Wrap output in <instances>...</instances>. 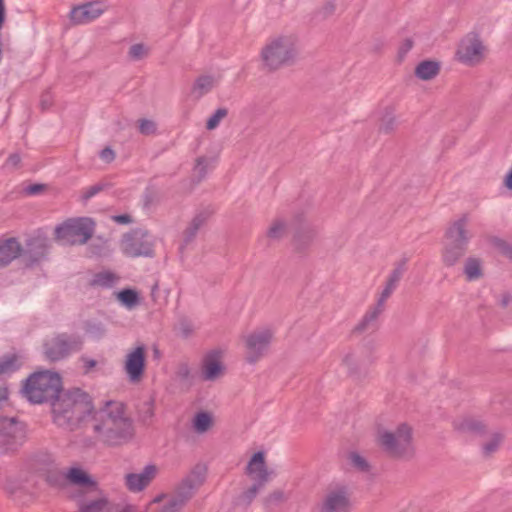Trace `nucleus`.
Returning <instances> with one entry per match:
<instances>
[{"instance_id":"obj_1","label":"nucleus","mask_w":512,"mask_h":512,"mask_svg":"<svg viewBox=\"0 0 512 512\" xmlns=\"http://www.w3.org/2000/svg\"><path fill=\"white\" fill-rule=\"evenodd\" d=\"M21 392L30 403H50L54 422L69 431L77 429L92 410V397L80 388L64 390L57 372L32 373L24 381Z\"/></svg>"},{"instance_id":"obj_2","label":"nucleus","mask_w":512,"mask_h":512,"mask_svg":"<svg viewBox=\"0 0 512 512\" xmlns=\"http://www.w3.org/2000/svg\"><path fill=\"white\" fill-rule=\"evenodd\" d=\"M88 420L93 422L92 428L99 440L107 446L124 445L135 435L133 421L125 416V406L118 401H105L98 408L92 403V410L85 415L82 424Z\"/></svg>"},{"instance_id":"obj_3","label":"nucleus","mask_w":512,"mask_h":512,"mask_svg":"<svg viewBox=\"0 0 512 512\" xmlns=\"http://www.w3.org/2000/svg\"><path fill=\"white\" fill-rule=\"evenodd\" d=\"M96 223L90 217L70 218L56 226L55 240L62 245H83L92 237Z\"/></svg>"},{"instance_id":"obj_4","label":"nucleus","mask_w":512,"mask_h":512,"mask_svg":"<svg viewBox=\"0 0 512 512\" xmlns=\"http://www.w3.org/2000/svg\"><path fill=\"white\" fill-rule=\"evenodd\" d=\"M379 445L392 458H411L413 456L412 429L407 424H400L395 432L379 433Z\"/></svg>"},{"instance_id":"obj_5","label":"nucleus","mask_w":512,"mask_h":512,"mask_svg":"<svg viewBox=\"0 0 512 512\" xmlns=\"http://www.w3.org/2000/svg\"><path fill=\"white\" fill-rule=\"evenodd\" d=\"M296 56V48L289 37H278L266 44L261 52L264 66L275 71L282 66L291 65Z\"/></svg>"},{"instance_id":"obj_6","label":"nucleus","mask_w":512,"mask_h":512,"mask_svg":"<svg viewBox=\"0 0 512 512\" xmlns=\"http://www.w3.org/2000/svg\"><path fill=\"white\" fill-rule=\"evenodd\" d=\"M155 238L143 228H135L125 233L121 239V250L123 254L131 258L155 256Z\"/></svg>"},{"instance_id":"obj_7","label":"nucleus","mask_w":512,"mask_h":512,"mask_svg":"<svg viewBox=\"0 0 512 512\" xmlns=\"http://www.w3.org/2000/svg\"><path fill=\"white\" fill-rule=\"evenodd\" d=\"M83 347V339L77 334L59 333L43 344L45 357L52 361H60Z\"/></svg>"},{"instance_id":"obj_8","label":"nucleus","mask_w":512,"mask_h":512,"mask_svg":"<svg viewBox=\"0 0 512 512\" xmlns=\"http://www.w3.org/2000/svg\"><path fill=\"white\" fill-rule=\"evenodd\" d=\"M26 438L25 425L15 418L0 417V452H14Z\"/></svg>"},{"instance_id":"obj_9","label":"nucleus","mask_w":512,"mask_h":512,"mask_svg":"<svg viewBox=\"0 0 512 512\" xmlns=\"http://www.w3.org/2000/svg\"><path fill=\"white\" fill-rule=\"evenodd\" d=\"M484 45L477 33H468L461 39L455 59L466 66H476L484 59Z\"/></svg>"},{"instance_id":"obj_10","label":"nucleus","mask_w":512,"mask_h":512,"mask_svg":"<svg viewBox=\"0 0 512 512\" xmlns=\"http://www.w3.org/2000/svg\"><path fill=\"white\" fill-rule=\"evenodd\" d=\"M207 468L203 464H196L191 472L176 487L174 495L171 497L180 506L185 504L193 497L195 491L204 483L206 479Z\"/></svg>"},{"instance_id":"obj_11","label":"nucleus","mask_w":512,"mask_h":512,"mask_svg":"<svg viewBox=\"0 0 512 512\" xmlns=\"http://www.w3.org/2000/svg\"><path fill=\"white\" fill-rule=\"evenodd\" d=\"M468 224V215L463 214L450 225V261H456L467 251L468 244L472 238Z\"/></svg>"},{"instance_id":"obj_12","label":"nucleus","mask_w":512,"mask_h":512,"mask_svg":"<svg viewBox=\"0 0 512 512\" xmlns=\"http://www.w3.org/2000/svg\"><path fill=\"white\" fill-rule=\"evenodd\" d=\"M246 473L249 475L257 473L256 482L242 494L243 500L250 504L257 496L259 490L263 488L265 483L269 480V472L263 451H258L253 454L247 464Z\"/></svg>"},{"instance_id":"obj_13","label":"nucleus","mask_w":512,"mask_h":512,"mask_svg":"<svg viewBox=\"0 0 512 512\" xmlns=\"http://www.w3.org/2000/svg\"><path fill=\"white\" fill-rule=\"evenodd\" d=\"M123 368L130 383H139L146 369V347L139 345L131 350L126 355Z\"/></svg>"},{"instance_id":"obj_14","label":"nucleus","mask_w":512,"mask_h":512,"mask_svg":"<svg viewBox=\"0 0 512 512\" xmlns=\"http://www.w3.org/2000/svg\"><path fill=\"white\" fill-rule=\"evenodd\" d=\"M272 339V332L269 329L254 331L245 339L247 349L246 361L254 364L263 356Z\"/></svg>"},{"instance_id":"obj_15","label":"nucleus","mask_w":512,"mask_h":512,"mask_svg":"<svg viewBox=\"0 0 512 512\" xmlns=\"http://www.w3.org/2000/svg\"><path fill=\"white\" fill-rule=\"evenodd\" d=\"M48 252V238L38 235L26 240L21 256L26 267H34L46 259Z\"/></svg>"},{"instance_id":"obj_16","label":"nucleus","mask_w":512,"mask_h":512,"mask_svg":"<svg viewBox=\"0 0 512 512\" xmlns=\"http://www.w3.org/2000/svg\"><path fill=\"white\" fill-rule=\"evenodd\" d=\"M293 226V246L297 252L302 253L310 247L317 234V231L310 223L304 219L303 214L295 215Z\"/></svg>"},{"instance_id":"obj_17","label":"nucleus","mask_w":512,"mask_h":512,"mask_svg":"<svg viewBox=\"0 0 512 512\" xmlns=\"http://www.w3.org/2000/svg\"><path fill=\"white\" fill-rule=\"evenodd\" d=\"M351 507L348 488L338 486L330 490L321 505V512H349Z\"/></svg>"},{"instance_id":"obj_18","label":"nucleus","mask_w":512,"mask_h":512,"mask_svg":"<svg viewBox=\"0 0 512 512\" xmlns=\"http://www.w3.org/2000/svg\"><path fill=\"white\" fill-rule=\"evenodd\" d=\"M213 214L214 209L210 205L201 208L200 210L197 211L195 216L192 218L191 222L183 231V240L182 244L179 247L181 253L189 244H191L195 240L198 231L207 223V221Z\"/></svg>"},{"instance_id":"obj_19","label":"nucleus","mask_w":512,"mask_h":512,"mask_svg":"<svg viewBox=\"0 0 512 512\" xmlns=\"http://www.w3.org/2000/svg\"><path fill=\"white\" fill-rule=\"evenodd\" d=\"M104 9L98 2H88L75 6L70 12V21L74 25L87 24L98 18Z\"/></svg>"},{"instance_id":"obj_20","label":"nucleus","mask_w":512,"mask_h":512,"mask_svg":"<svg viewBox=\"0 0 512 512\" xmlns=\"http://www.w3.org/2000/svg\"><path fill=\"white\" fill-rule=\"evenodd\" d=\"M158 473V467L154 464L146 465L140 473H129L125 476V484L132 492L145 489Z\"/></svg>"},{"instance_id":"obj_21","label":"nucleus","mask_w":512,"mask_h":512,"mask_svg":"<svg viewBox=\"0 0 512 512\" xmlns=\"http://www.w3.org/2000/svg\"><path fill=\"white\" fill-rule=\"evenodd\" d=\"M220 350L209 351L202 360V376L206 381L217 379L224 370Z\"/></svg>"},{"instance_id":"obj_22","label":"nucleus","mask_w":512,"mask_h":512,"mask_svg":"<svg viewBox=\"0 0 512 512\" xmlns=\"http://www.w3.org/2000/svg\"><path fill=\"white\" fill-rule=\"evenodd\" d=\"M23 247L14 237L0 239V269L8 266L14 259L21 256Z\"/></svg>"},{"instance_id":"obj_23","label":"nucleus","mask_w":512,"mask_h":512,"mask_svg":"<svg viewBox=\"0 0 512 512\" xmlns=\"http://www.w3.org/2000/svg\"><path fill=\"white\" fill-rule=\"evenodd\" d=\"M385 301L386 300L379 297L375 306L371 307L365 313L362 320L354 327L352 332L354 334H361L370 328H374L376 319L384 311Z\"/></svg>"},{"instance_id":"obj_24","label":"nucleus","mask_w":512,"mask_h":512,"mask_svg":"<svg viewBox=\"0 0 512 512\" xmlns=\"http://www.w3.org/2000/svg\"><path fill=\"white\" fill-rule=\"evenodd\" d=\"M67 482L79 486L87 491H97L96 481L84 470L72 467L66 472Z\"/></svg>"},{"instance_id":"obj_25","label":"nucleus","mask_w":512,"mask_h":512,"mask_svg":"<svg viewBox=\"0 0 512 512\" xmlns=\"http://www.w3.org/2000/svg\"><path fill=\"white\" fill-rule=\"evenodd\" d=\"M440 72V63L434 60H423L415 68V76L423 81L434 79Z\"/></svg>"},{"instance_id":"obj_26","label":"nucleus","mask_w":512,"mask_h":512,"mask_svg":"<svg viewBox=\"0 0 512 512\" xmlns=\"http://www.w3.org/2000/svg\"><path fill=\"white\" fill-rule=\"evenodd\" d=\"M79 510L80 512H128L126 509L110 506L105 498L82 502L79 506Z\"/></svg>"},{"instance_id":"obj_27","label":"nucleus","mask_w":512,"mask_h":512,"mask_svg":"<svg viewBox=\"0 0 512 512\" xmlns=\"http://www.w3.org/2000/svg\"><path fill=\"white\" fill-rule=\"evenodd\" d=\"M463 273L467 281H476L484 276L482 260L477 257H468L465 260Z\"/></svg>"},{"instance_id":"obj_28","label":"nucleus","mask_w":512,"mask_h":512,"mask_svg":"<svg viewBox=\"0 0 512 512\" xmlns=\"http://www.w3.org/2000/svg\"><path fill=\"white\" fill-rule=\"evenodd\" d=\"M175 379L179 382L182 389L188 391L194 383V376L187 362L178 364L175 371Z\"/></svg>"},{"instance_id":"obj_29","label":"nucleus","mask_w":512,"mask_h":512,"mask_svg":"<svg viewBox=\"0 0 512 512\" xmlns=\"http://www.w3.org/2000/svg\"><path fill=\"white\" fill-rule=\"evenodd\" d=\"M505 436L501 432H494L490 438L482 444L481 452L483 457L489 458L498 451L501 444L503 443Z\"/></svg>"},{"instance_id":"obj_30","label":"nucleus","mask_w":512,"mask_h":512,"mask_svg":"<svg viewBox=\"0 0 512 512\" xmlns=\"http://www.w3.org/2000/svg\"><path fill=\"white\" fill-rule=\"evenodd\" d=\"M454 428L464 432H471L478 435H484L486 426L482 421L475 419H464L460 423L454 422Z\"/></svg>"},{"instance_id":"obj_31","label":"nucleus","mask_w":512,"mask_h":512,"mask_svg":"<svg viewBox=\"0 0 512 512\" xmlns=\"http://www.w3.org/2000/svg\"><path fill=\"white\" fill-rule=\"evenodd\" d=\"M117 300L126 308H134L140 301L139 293L132 288H124L117 292Z\"/></svg>"},{"instance_id":"obj_32","label":"nucleus","mask_w":512,"mask_h":512,"mask_svg":"<svg viewBox=\"0 0 512 512\" xmlns=\"http://www.w3.org/2000/svg\"><path fill=\"white\" fill-rule=\"evenodd\" d=\"M212 424V416L206 411L196 413L193 418V429L199 434L207 432Z\"/></svg>"},{"instance_id":"obj_33","label":"nucleus","mask_w":512,"mask_h":512,"mask_svg":"<svg viewBox=\"0 0 512 512\" xmlns=\"http://www.w3.org/2000/svg\"><path fill=\"white\" fill-rule=\"evenodd\" d=\"M21 367L16 354H6L0 358V375L11 374Z\"/></svg>"},{"instance_id":"obj_34","label":"nucleus","mask_w":512,"mask_h":512,"mask_svg":"<svg viewBox=\"0 0 512 512\" xmlns=\"http://www.w3.org/2000/svg\"><path fill=\"white\" fill-rule=\"evenodd\" d=\"M31 461V466L36 471H46L54 466V458L50 453L47 452H40L35 454Z\"/></svg>"},{"instance_id":"obj_35","label":"nucleus","mask_w":512,"mask_h":512,"mask_svg":"<svg viewBox=\"0 0 512 512\" xmlns=\"http://www.w3.org/2000/svg\"><path fill=\"white\" fill-rule=\"evenodd\" d=\"M489 244H491L502 256L512 261V245L506 240L498 236H490L488 238Z\"/></svg>"},{"instance_id":"obj_36","label":"nucleus","mask_w":512,"mask_h":512,"mask_svg":"<svg viewBox=\"0 0 512 512\" xmlns=\"http://www.w3.org/2000/svg\"><path fill=\"white\" fill-rule=\"evenodd\" d=\"M46 472V481L55 487H62L67 483L66 472L51 467Z\"/></svg>"},{"instance_id":"obj_37","label":"nucleus","mask_w":512,"mask_h":512,"mask_svg":"<svg viewBox=\"0 0 512 512\" xmlns=\"http://www.w3.org/2000/svg\"><path fill=\"white\" fill-rule=\"evenodd\" d=\"M83 328L86 334L95 340L102 339L106 334V329L101 322L88 320L84 323Z\"/></svg>"},{"instance_id":"obj_38","label":"nucleus","mask_w":512,"mask_h":512,"mask_svg":"<svg viewBox=\"0 0 512 512\" xmlns=\"http://www.w3.org/2000/svg\"><path fill=\"white\" fill-rule=\"evenodd\" d=\"M343 364L348 368L350 376L360 379L362 375H365V372L353 354H347L343 359Z\"/></svg>"},{"instance_id":"obj_39","label":"nucleus","mask_w":512,"mask_h":512,"mask_svg":"<svg viewBox=\"0 0 512 512\" xmlns=\"http://www.w3.org/2000/svg\"><path fill=\"white\" fill-rule=\"evenodd\" d=\"M117 279V276L110 271L99 272L94 275L92 284L109 288L113 286Z\"/></svg>"},{"instance_id":"obj_40","label":"nucleus","mask_w":512,"mask_h":512,"mask_svg":"<svg viewBox=\"0 0 512 512\" xmlns=\"http://www.w3.org/2000/svg\"><path fill=\"white\" fill-rule=\"evenodd\" d=\"M396 127V118L393 114V111L389 108L385 110L383 117L381 118V122L379 125V131L384 132L386 134L391 133Z\"/></svg>"},{"instance_id":"obj_41","label":"nucleus","mask_w":512,"mask_h":512,"mask_svg":"<svg viewBox=\"0 0 512 512\" xmlns=\"http://www.w3.org/2000/svg\"><path fill=\"white\" fill-rule=\"evenodd\" d=\"M228 115V109L227 108H218L207 120L206 122V129L207 130H214L216 129L220 121L224 119Z\"/></svg>"},{"instance_id":"obj_42","label":"nucleus","mask_w":512,"mask_h":512,"mask_svg":"<svg viewBox=\"0 0 512 512\" xmlns=\"http://www.w3.org/2000/svg\"><path fill=\"white\" fill-rule=\"evenodd\" d=\"M348 459L351 462V465L361 472H368L370 469V465L368 461L362 457L357 452H350L348 455Z\"/></svg>"},{"instance_id":"obj_43","label":"nucleus","mask_w":512,"mask_h":512,"mask_svg":"<svg viewBox=\"0 0 512 512\" xmlns=\"http://www.w3.org/2000/svg\"><path fill=\"white\" fill-rule=\"evenodd\" d=\"M286 231V223L282 220H276L267 231V236L273 240L281 239Z\"/></svg>"},{"instance_id":"obj_44","label":"nucleus","mask_w":512,"mask_h":512,"mask_svg":"<svg viewBox=\"0 0 512 512\" xmlns=\"http://www.w3.org/2000/svg\"><path fill=\"white\" fill-rule=\"evenodd\" d=\"M139 417L146 423L154 416V401L152 399L144 401L138 409Z\"/></svg>"},{"instance_id":"obj_45","label":"nucleus","mask_w":512,"mask_h":512,"mask_svg":"<svg viewBox=\"0 0 512 512\" xmlns=\"http://www.w3.org/2000/svg\"><path fill=\"white\" fill-rule=\"evenodd\" d=\"M213 86V78L211 76H200L194 84V89L200 91V95L209 92Z\"/></svg>"},{"instance_id":"obj_46","label":"nucleus","mask_w":512,"mask_h":512,"mask_svg":"<svg viewBox=\"0 0 512 512\" xmlns=\"http://www.w3.org/2000/svg\"><path fill=\"white\" fill-rule=\"evenodd\" d=\"M109 184L106 183H97L95 185H92L88 188H86L81 196L82 201L87 202L89 199L97 195L98 193L102 192L106 187H108Z\"/></svg>"},{"instance_id":"obj_47","label":"nucleus","mask_w":512,"mask_h":512,"mask_svg":"<svg viewBox=\"0 0 512 512\" xmlns=\"http://www.w3.org/2000/svg\"><path fill=\"white\" fill-rule=\"evenodd\" d=\"M407 261V258H403L398 261L388 278L399 282L407 270Z\"/></svg>"},{"instance_id":"obj_48","label":"nucleus","mask_w":512,"mask_h":512,"mask_svg":"<svg viewBox=\"0 0 512 512\" xmlns=\"http://www.w3.org/2000/svg\"><path fill=\"white\" fill-rule=\"evenodd\" d=\"M139 132L143 135H152L156 133L157 126L152 120L142 118L138 121Z\"/></svg>"},{"instance_id":"obj_49","label":"nucleus","mask_w":512,"mask_h":512,"mask_svg":"<svg viewBox=\"0 0 512 512\" xmlns=\"http://www.w3.org/2000/svg\"><path fill=\"white\" fill-rule=\"evenodd\" d=\"M147 54V48L142 43L133 44L128 55L133 60H140Z\"/></svg>"},{"instance_id":"obj_50","label":"nucleus","mask_w":512,"mask_h":512,"mask_svg":"<svg viewBox=\"0 0 512 512\" xmlns=\"http://www.w3.org/2000/svg\"><path fill=\"white\" fill-rule=\"evenodd\" d=\"M195 170L197 172V182H201L207 174V159L204 156L197 158Z\"/></svg>"},{"instance_id":"obj_51","label":"nucleus","mask_w":512,"mask_h":512,"mask_svg":"<svg viewBox=\"0 0 512 512\" xmlns=\"http://www.w3.org/2000/svg\"><path fill=\"white\" fill-rule=\"evenodd\" d=\"M398 283L399 282H396L395 280L388 278L386 281V285H385L382 293L380 294V298L387 300L391 296L393 291L396 289Z\"/></svg>"},{"instance_id":"obj_52","label":"nucleus","mask_w":512,"mask_h":512,"mask_svg":"<svg viewBox=\"0 0 512 512\" xmlns=\"http://www.w3.org/2000/svg\"><path fill=\"white\" fill-rule=\"evenodd\" d=\"M398 283L399 282H396L395 280L388 278L386 281V285H385L382 293L380 294V298L387 300L391 296L393 291L396 289Z\"/></svg>"},{"instance_id":"obj_53","label":"nucleus","mask_w":512,"mask_h":512,"mask_svg":"<svg viewBox=\"0 0 512 512\" xmlns=\"http://www.w3.org/2000/svg\"><path fill=\"white\" fill-rule=\"evenodd\" d=\"M398 283L399 282H396L395 280L388 278L386 281V285H385L382 293L380 294V298L387 300L391 296L393 291L396 289Z\"/></svg>"},{"instance_id":"obj_54","label":"nucleus","mask_w":512,"mask_h":512,"mask_svg":"<svg viewBox=\"0 0 512 512\" xmlns=\"http://www.w3.org/2000/svg\"><path fill=\"white\" fill-rule=\"evenodd\" d=\"M398 283L399 282H396L395 280L388 278L386 281V285H385L382 293L380 294V298L387 300L391 296L393 291L396 289Z\"/></svg>"},{"instance_id":"obj_55","label":"nucleus","mask_w":512,"mask_h":512,"mask_svg":"<svg viewBox=\"0 0 512 512\" xmlns=\"http://www.w3.org/2000/svg\"><path fill=\"white\" fill-rule=\"evenodd\" d=\"M99 157L105 163H111L115 159L116 154L110 147H105L100 151Z\"/></svg>"},{"instance_id":"obj_56","label":"nucleus","mask_w":512,"mask_h":512,"mask_svg":"<svg viewBox=\"0 0 512 512\" xmlns=\"http://www.w3.org/2000/svg\"><path fill=\"white\" fill-rule=\"evenodd\" d=\"M413 41L410 38H407L403 41L401 46L399 47L398 55L400 59H403L405 55L412 49Z\"/></svg>"},{"instance_id":"obj_57","label":"nucleus","mask_w":512,"mask_h":512,"mask_svg":"<svg viewBox=\"0 0 512 512\" xmlns=\"http://www.w3.org/2000/svg\"><path fill=\"white\" fill-rule=\"evenodd\" d=\"M183 507L172 498L161 508L159 512H179Z\"/></svg>"},{"instance_id":"obj_58","label":"nucleus","mask_w":512,"mask_h":512,"mask_svg":"<svg viewBox=\"0 0 512 512\" xmlns=\"http://www.w3.org/2000/svg\"><path fill=\"white\" fill-rule=\"evenodd\" d=\"M45 188H46V186L44 184L35 183V184L28 185L24 189V191L28 195H37V194L41 193L42 191H44Z\"/></svg>"},{"instance_id":"obj_59","label":"nucleus","mask_w":512,"mask_h":512,"mask_svg":"<svg viewBox=\"0 0 512 512\" xmlns=\"http://www.w3.org/2000/svg\"><path fill=\"white\" fill-rule=\"evenodd\" d=\"M111 218L114 222L122 225L130 224L133 222V219L129 214L114 215Z\"/></svg>"},{"instance_id":"obj_60","label":"nucleus","mask_w":512,"mask_h":512,"mask_svg":"<svg viewBox=\"0 0 512 512\" xmlns=\"http://www.w3.org/2000/svg\"><path fill=\"white\" fill-rule=\"evenodd\" d=\"M81 361L84 363V373H89L97 365V361L88 357L82 356Z\"/></svg>"},{"instance_id":"obj_61","label":"nucleus","mask_w":512,"mask_h":512,"mask_svg":"<svg viewBox=\"0 0 512 512\" xmlns=\"http://www.w3.org/2000/svg\"><path fill=\"white\" fill-rule=\"evenodd\" d=\"M335 11V5L332 2L326 3L323 8L319 11V13L324 17H328L332 15Z\"/></svg>"},{"instance_id":"obj_62","label":"nucleus","mask_w":512,"mask_h":512,"mask_svg":"<svg viewBox=\"0 0 512 512\" xmlns=\"http://www.w3.org/2000/svg\"><path fill=\"white\" fill-rule=\"evenodd\" d=\"M284 497V494L281 490H276L274 492H272L268 497H267V501L268 502H276V501H281Z\"/></svg>"},{"instance_id":"obj_63","label":"nucleus","mask_w":512,"mask_h":512,"mask_svg":"<svg viewBox=\"0 0 512 512\" xmlns=\"http://www.w3.org/2000/svg\"><path fill=\"white\" fill-rule=\"evenodd\" d=\"M40 104H41V107H42L43 110H46V109H48L51 106V100H50L49 92H46V93H44L41 96Z\"/></svg>"},{"instance_id":"obj_64","label":"nucleus","mask_w":512,"mask_h":512,"mask_svg":"<svg viewBox=\"0 0 512 512\" xmlns=\"http://www.w3.org/2000/svg\"><path fill=\"white\" fill-rule=\"evenodd\" d=\"M504 185L509 190H512V168L509 170V172L506 174V176L504 178Z\"/></svg>"}]
</instances>
